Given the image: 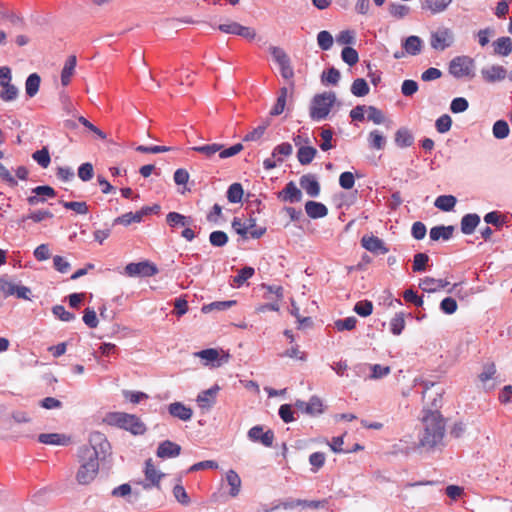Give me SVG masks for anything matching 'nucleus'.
<instances>
[{"instance_id":"nucleus-1","label":"nucleus","mask_w":512,"mask_h":512,"mask_svg":"<svg viewBox=\"0 0 512 512\" xmlns=\"http://www.w3.org/2000/svg\"><path fill=\"white\" fill-rule=\"evenodd\" d=\"M423 431L419 435V446L432 450L443 444L445 435L444 418L439 411H426L422 419Z\"/></svg>"},{"instance_id":"nucleus-2","label":"nucleus","mask_w":512,"mask_h":512,"mask_svg":"<svg viewBox=\"0 0 512 512\" xmlns=\"http://www.w3.org/2000/svg\"><path fill=\"white\" fill-rule=\"evenodd\" d=\"M80 468L76 480L81 485L90 484L99 471V459L92 449H80L78 453Z\"/></svg>"},{"instance_id":"nucleus-3","label":"nucleus","mask_w":512,"mask_h":512,"mask_svg":"<svg viewBox=\"0 0 512 512\" xmlns=\"http://www.w3.org/2000/svg\"><path fill=\"white\" fill-rule=\"evenodd\" d=\"M103 421L110 425L129 431L133 435H142L146 432V426L141 419L125 412H110Z\"/></svg>"},{"instance_id":"nucleus-4","label":"nucleus","mask_w":512,"mask_h":512,"mask_svg":"<svg viewBox=\"0 0 512 512\" xmlns=\"http://www.w3.org/2000/svg\"><path fill=\"white\" fill-rule=\"evenodd\" d=\"M336 101L334 92H324L313 97L310 105V117L320 121L325 119Z\"/></svg>"},{"instance_id":"nucleus-5","label":"nucleus","mask_w":512,"mask_h":512,"mask_svg":"<svg viewBox=\"0 0 512 512\" xmlns=\"http://www.w3.org/2000/svg\"><path fill=\"white\" fill-rule=\"evenodd\" d=\"M191 149L202 154L207 159H212L216 154H218L219 158L226 159L240 153L243 150V145L241 143H237L229 148H225L222 144L211 143L201 146H194Z\"/></svg>"},{"instance_id":"nucleus-6","label":"nucleus","mask_w":512,"mask_h":512,"mask_svg":"<svg viewBox=\"0 0 512 512\" xmlns=\"http://www.w3.org/2000/svg\"><path fill=\"white\" fill-rule=\"evenodd\" d=\"M475 61L469 56H457L449 63V73L455 78H473Z\"/></svg>"},{"instance_id":"nucleus-7","label":"nucleus","mask_w":512,"mask_h":512,"mask_svg":"<svg viewBox=\"0 0 512 512\" xmlns=\"http://www.w3.org/2000/svg\"><path fill=\"white\" fill-rule=\"evenodd\" d=\"M454 42V35L451 29L446 27L438 28L431 33L430 45L433 49L443 51Z\"/></svg>"},{"instance_id":"nucleus-8","label":"nucleus","mask_w":512,"mask_h":512,"mask_svg":"<svg viewBox=\"0 0 512 512\" xmlns=\"http://www.w3.org/2000/svg\"><path fill=\"white\" fill-rule=\"evenodd\" d=\"M80 449H92L99 459L101 455L105 457L109 453L110 444L103 433L93 432L89 436V445L83 446Z\"/></svg>"},{"instance_id":"nucleus-9","label":"nucleus","mask_w":512,"mask_h":512,"mask_svg":"<svg viewBox=\"0 0 512 512\" xmlns=\"http://www.w3.org/2000/svg\"><path fill=\"white\" fill-rule=\"evenodd\" d=\"M218 29L223 33L241 36L247 40H253L256 37L255 29L233 21L220 24Z\"/></svg>"},{"instance_id":"nucleus-10","label":"nucleus","mask_w":512,"mask_h":512,"mask_svg":"<svg viewBox=\"0 0 512 512\" xmlns=\"http://www.w3.org/2000/svg\"><path fill=\"white\" fill-rule=\"evenodd\" d=\"M295 91L294 81L289 82L287 86H283L279 90V95L277 97L276 103L272 107L270 111V115L278 116L282 114L285 110L287 99L293 97Z\"/></svg>"},{"instance_id":"nucleus-11","label":"nucleus","mask_w":512,"mask_h":512,"mask_svg":"<svg viewBox=\"0 0 512 512\" xmlns=\"http://www.w3.org/2000/svg\"><path fill=\"white\" fill-rule=\"evenodd\" d=\"M125 272L131 277H134V276L150 277V276H154L155 274H157L158 269L154 264H152L148 261H142V262H138V263H129L125 267Z\"/></svg>"},{"instance_id":"nucleus-12","label":"nucleus","mask_w":512,"mask_h":512,"mask_svg":"<svg viewBox=\"0 0 512 512\" xmlns=\"http://www.w3.org/2000/svg\"><path fill=\"white\" fill-rule=\"evenodd\" d=\"M248 438L253 442L261 443L265 447H271L275 436L272 430L264 431L262 426L257 425L248 431Z\"/></svg>"},{"instance_id":"nucleus-13","label":"nucleus","mask_w":512,"mask_h":512,"mask_svg":"<svg viewBox=\"0 0 512 512\" xmlns=\"http://www.w3.org/2000/svg\"><path fill=\"white\" fill-rule=\"evenodd\" d=\"M246 221H242L240 218L235 217L232 221V228L234 231L242 236V238L247 239L248 237L258 239L260 238L266 231V228H261L258 230H249L246 226Z\"/></svg>"},{"instance_id":"nucleus-14","label":"nucleus","mask_w":512,"mask_h":512,"mask_svg":"<svg viewBox=\"0 0 512 512\" xmlns=\"http://www.w3.org/2000/svg\"><path fill=\"white\" fill-rule=\"evenodd\" d=\"M295 406L311 416L319 415L324 411L322 400L317 396L311 397L308 402L297 400Z\"/></svg>"},{"instance_id":"nucleus-15","label":"nucleus","mask_w":512,"mask_h":512,"mask_svg":"<svg viewBox=\"0 0 512 512\" xmlns=\"http://www.w3.org/2000/svg\"><path fill=\"white\" fill-rule=\"evenodd\" d=\"M361 245L371 253L386 254L389 249L385 246L384 242L377 236L365 235L361 239Z\"/></svg>"},{"instance_id":"nucleus-16","label":"nucleus","mask_w":512,"mask_h":512,"mask_svg":"<svg viewBox=\"0 0 512 512\" xmlns=\"http://www.w3.org/2000/svg\"><path fill=\"white\" fill-rule=\"evenodd\" d=\"M169 414L181 421H189L193 416V410L182 402H173L168 405Z\"/></svg>"},{"instance_id":"nucleus-17","label":"nucleus","mask_w":512,"mask_h":512,"mask_svg":"<svg viewBox=\"0 0 512 512\" xmlns=\"http://www.w3.org/2000/svg\"><path fill=\"white\" fill-rule=\"evenodd\" d=\"M181 453V446L170 440L161 442L157 448V456L162 459L174 458Z\"/></svg>"},{"instance_id":"nucleus-18","label":"nucleus","mask_w":512,"mask_h":512,"mask_svg":"<svg viewBox=\"0 0 512 512\" xmlns=\"http://www.w3.org/2000/svg\"><path fill=\"white\" fill-rule=\"evenodd\" d=\"M278 197L284 202H300L302 199V192L293 181H290L279 193Z\"/></svg>"},{"instance_id":"nucleus-19","label":"nucleus","mask_w":512,"mask_h":512,"mask_svg":"<svg viewBox=\"0 0 512 512\" xmlns=\"http://www.w3.org/2000/svg\"><path fill=\"white\" fill-rule=\"evenodd\" d=\"M506 74V69L500 65H493L489 68H483L481 70L483 79L488 83L501 81L506 77Z\"/></svg>"},{"instance_id":"nucleus-20","label":"nucleus","mask_w":512,"mask_h":512,"mask_svg":"<svg viewBox=\"0 0 512 512\" xmlns=\"http://www.w3.org/2000/svg\"><path fill=\"white\" fill-rule=\"evenodd\" d=\"M450 285V282L443 279H435L433 277H425L420 280L419 287L428 293H434Z\"/></svg>"},{"instance_id":"nucleus-21","label":"nucleus","mask_w":512,"mask_h":512,"mask_svg":"<svg viewBox=\"0 0 512 512\" xmlns=\"http://www.w3.org/2000/svg\"><path fill=\"white\" fill-rule=\"evenodd\" d=\"M145 478L147 481H149V484H145L144 488H149L151 486H159V483L164 476L163 473L158 471L156 467L154 466L152 459H148L145 462Z\"/></svg>"},{"instance_id":"nucleus-22","label":"nucleus","mask_w":512,"mask_h":512,"mask_svg":"<svg viewBox=\"0 0 512 512\" xmlns=\"http://www.w3.org/2000/svg\"><path fill=\"white\" fill-rule=\"evenodd\" d=\"M300 186L310 197H317L320 193V184L314 175H303L300 178Z\"/></svg>"},{"instance_id":"nucleus-23","label":"nucleus","mask_w":512,"mask_h":512,"mask_svg":"<svg viewBox=\"0 0 512 512\" xmlns=\"http://www.w3.org/2000/svg\"><path fill=\"white\" fill-rule=\"evenodd\" d=\"M38 441L46 445L66 446L70 443V438L60 433H43L38 436Z\"/></svg>"},{"instance_id":"nucleus-24","label":"nucleus","mask_w":512,"mask_h":512,"mask_svg":"<svg viewBox=\"0 0 512 512\" xmlns=\"http://www.w3.org/2000/svg\"><path fill=\"white\" fill-rule=\"evenodd\" d=\"M306 214L312 219L323 218L328 214V208L320 202L307 201L305 204Z\"/></svg>"},{"instance_id":"nucleus-25","label":"nucleus","mask_w":512,"mask_h":512,"mask_svg":"<svg viewBox=\"0 0 512 512\" xmlns=\"http://www.w3.org/2000/svg\"><path fill=\"white\" fill-rule=\"evenodd\" d=\"M167 224L172 227H186L193 224V219L178 212H169L166 216Z\"/></svg>"},{"instance_id":"nucleus-26","label":"nucleus","mask_w":512,"mask_h":512,"mask_svg":"<svg viewBox=\"0 0 512 512\" xmlns=\"http://www.w3.org/2000/svg\"><path fill=\"white\" fill-rule=\"evenodd\" d=\"M480 223V217L478 214L470 213L466 214L461 219V231L463 234H472L478 224Z\"/></svg>"},{"instance_id":"nucleus-27","label":"nucleus","mask_w":512,"mask_h":512,"mask_svg":"<svg viewBox=\"0 0 512 512\" xmlns=\"http://www.w3.org/2000/svg\"><path fill=\"white\" fill-rule=\"evenodd\" d=\"M76 64H77L76 56L70 55L67 58V60L64 64V67L62 69V72H61V83L63 86H67L70 83L71 77L73 76L74 71H75Z\"/></svg>"},{"instance_id":"nucleus-28","label":"nucleus","mask_w":512,"mask_h":512,"mask_svg":"<svg viewBox=\"0 0 512 512\" xmlns=\"http://www.w3.org/2000/svg\"><path fill=\"white\" fill-rule=\"evenodd\" d=\"M219 390L218 386L202 391L197 396V403L201 408L211 407L215 401L216 394Z\"/></svg>"},{"instance_id":"nucleus-29","label":"nucleus","mask_w":512,"mask_h":512,"mask_svg":"<svg viewBox=\"0 0 512 512\" xmlns=\"http://www.w3.org/2000/svg\"><path fill=\"white\" fill-rule=\"evenodd\" d=\"M454 232V226H435L430 229V238L433 241L449 240Z\"/></svg>"},{"instance_id":"nucleus-30","label":"nucleus","mask_w":512,"mask_h":512,"mask_svg":"<svg viewBox=\"0 0 512 512\" xmlns=\"http://www.w3.org/2000/svg\"><path fill=\"white\" fill-rule=\"evenodd\" d=\"M414 137L407 128H400L395 133V143L400 148H406L413 144Z\"/></svg>"},{"instance_id":"nucleus-31","label":"nucleus","mask_w":512,"mask_h":512,"mask_svg":"<svg viewBox=\"0 0 512 512\" xmlns=\"http://www.w3.org/2000/svg\"><path fill=\"white\" fill-rule=\"evenodd\" d=\"M226 480L230 486V491H229L230 496H232V497L238 496L240 493L241 483H242L240 476L237 474L236 471L229 470L226 473Z\"/></svg>"},{"instance_id":"nucleus-32","label":"nucleus","mask_w":512,"mask_h":512,"mask_svg":"<svg viewBox=\"0 0 512 512\" xmlns=\"http://www.w3.org/2000/svg\"><path fill=\"white\" fill-rule=\"evenodd\" d=\"M452 0H424L422 9L429 10L432 14L443 12Z\"/></svg>"},{"instance_id":"nucleus-33","label":"nucleus","mask_w":512,"mask_h":512,"mask_svg":"<svg viewBox=\"0 0 512 512\" xmlns=\"http://www.w3.org/2000/svg\"><path fill=\"white\" fill-rule=\"evenodd\" d=\"M494 51L501 56H508L512 51V40L509 37H500L494 42Z\"/></svg>"},{"instance_id":"nucleus-34","label":"nucleus","mask_w":512,"mask_h":512,"mask_svg":"<svg viewBox=\"0 0 512 512\" xmlns=\"http://www.w3.org/2000/svg\"><path fill=\"white\" fill-rule=\"evenodd\" d=\"M41 78L37 73H32L28 76L25 82V91L29 97H34L40 87Z\"/></svg>"},{"instance_id":"nucleus-35","label":"nucleus","mask_w":512,"mask_h":512,"mask_svg":"<svg viewBox=\"0 0 512 512\" xmlns=\"http://www.w3.org/2000/svg\"><path fill=\"white\" fill-rule=\"evenodd\" d=\"M317 150L312 146H302L299 148L297 153L298 161L302 165H308L312 162L316 156Z\"/></svg>"},{"instance_id":"nucleus-36","label":"nucleus","mask_w":512,"mask_h":512,"mask_svg":"<svg viewBox=\"0 0 512 512\" xmlns=\"http://www.w3.org/2000/svg\"><path fill=\"white\" fill-rule=\"evenodd\" d=\"M236 304L235 300H227V301H216L206 305H203L201 311L204 314L210 313L214 310L223 311L231 308Z\"/></svg>"},{"instance_id":"nucleus-37","label":"nucleus","mask_w":512,"mask_h":512,"mask_svg":"<svg viewBox=\"0 0 512 512\" xmlns=\"http://www.w3.org/2000/svg\"><path fill=\"white\" fill-rule=\"evenodd\" d=\"M403 48L410 55H417L421 52L422 41L418 36H409L406 38Z\"/></svg>"},{"instance_id":"nucleus-38","label":"nucleus","mask_w":512,"mask_h":512,"mask_svg":"<svg viewBox=\"0 0 512 512\" xmlns=\"http://www.w3.org/2000/svg\"><path fill=\"white\" fill-rule=\"evenodd\" d=\"M368 143L370 148L375 150H382L386 145V138L380 131L373 130L368 135Z\"/></svg>"},{"instance_id":"nucleus-39","label":"nucleus","mask_w":512,"mask_h":512,"mask_svg":"<svg viewBox=\"0 0 512 512\" xmlns=\"http://www.w3.org/2000/svg\"><path fill=\"white\" fill-rule=\"evenodd\" d=\"M456 198L453 195H441L436 198L434 205L442 211H451L456 205Z\"/></svg>"},{"instance_id":"nucleus-40","label":"nucleus","mask_w":512,"mask_h":512,"mask_svg":"<svg viewBox=\"0 0 512 512\" xmlns=\"http://www.w3.org/2000/svg\"><path fill=\"white\" fill-rule=\"evenodd\" d=\"M53 218V213L49 210H35L27 214L26 216H23L21 218V222H25L26 220H31L34 223H40L46 219Z\"/></svg>"},{"instance_id":"nucleus-41","label":"nucleus","mask_w":512,"mask_h":512,"mask_svg":"<svg viewBox=\"0 0 512 512\" xmlns=\"http://www.w3.org/2000/svg\"><path fill=\"white\" fill-rule=\"evenodd\" d=\"M269 125H270V122L268 120L262 122L259 126H257L252 131L247 133L244 136L243 140L246 142L258 141L259 139L262 138V136L264 135V133Z\"/></svg>"},{"instance_id":"nucleus-42","label":"nucleus","mask_w":512,"mask_h":512,"mask_svg":"<svg viewBox=\"0 0 512 512\" xmlns=\"http://www.w3.org/2000/svg\"><path fill=\"white\" fill-rule=\"evenodd\" d=\"M243 187L240 183H233L227 191V199L230 203H239L243 198Z\"/></svg>"},{"instance_id":"nucleus-43","label":"nucleus","mask_w":512,"mask_h":512,"mask_svg":"<svg viewBox=\"0 0 512 512\" xmlns=\"http://www.w3.org/2000/svg\"><path fill=\"white\" fill-rule=\"evenodd\" d=\"M161 207L158 204H154L153 206H144L140 210L133 212L134 223H140L143 221L145 216L150 214H158Z\"/></svg>"},{"instance_id":"nucleus-44","label":"nucleus","mask_w":512,"mask_h":512,"mask_svg":"<svg viewBox=\"0 0 512 512\" xmlns=\"http://www.w3.org/2000/svg\"><path fill=\"white\" fill-rule=\"evenodd\" d=\"M370 89L365 79L357 78L351 85V92L354 96L363 97L369 93Z\"/></svg>"},{"instance_id":"nucleus-45","label":"nucleus","mask_w":512,"mask_h":512,"mask_svg":"<svg viewBox=\"0 0 512 512\" xmlns=\"http://www.w3.org/2000/svg\"><path fill=\"white\" fill-rule=\"evenodd\" d=\"M64 208L72 210L77 214L85 215L89 212V207L84 201H70V202H61Z\"/></svg>"},{"instance_id":"nucleus-46","label":"nucleus","mask_w":512,"mask_h":512,"mask_svg":"<svg viewBox=\"0 0 512 512\" xmlns=\"http://www.w3.org/2000/svg\"><path fill=\"white\" fill-rule=\"evenodd\" d=\"M410 12V7L404 4L392 3L389 6V13L396 19H402L406 17Z\"/></svg>"},{"instance_id":"nucleus-47","label":"nucleus","mask_w":512,"mask_h":512,"mask_svg":"<svg viewBox=\"0 0 512 512\" xmlns=\"http://www.w3.org/2000/svg\"><path fill=\"white\" fill-rule=\"evenodd\" d=\"M32 158L42 167L47 168L50 165L51 158L46 147L37 150L32 154Z\"/></svg>"},{"instance_id":"nucleus-48","label":"nucleus","mask_w":512,"mask_h":512,"mask_svg":"<svg viewBox=\"0 0 512 512\" xmlns=\"http://www.w3.org/2000/svg\"><path fill=\"white\" fill-rule=\"evenodd\" d=\"M493 135L497 139H504L508 137L510 129L506 121L498 120L493 125Z\"/></svg>"},{"instance_id":"nucleus-49","label":"nucleus","mask_w":512,"mask_h":512,"mask_svg":"<svg viewBox=\"0 0 512 512\" xmlns=\"http://www.w3.org/2000/svg\"><path fill=\"white\" fill-rule=\"evenodd\" d=\"M406 325L403 313H397L390 321V329L394 335H400Z\"/></svg>"},{"instance_id":"nucleus-50","label":"nucleus","mask_w":512,"mask_h":512,"mask_svg":"<svg viewBox=\"0 0 512 512\" xmlns=\"http://www.w3.org/2000/svg\"><path fill=\"white\" fill-rule=\"evenodd\" d=\"M18 89L11 83L5 84L2 86V90L0 92V98L5 102L13 101L17 98Z\"/></svg>"},{"instance_id":"nucleus-51","label":"nucleus","mask_w":512,"mask_h":512,"mask_svg":"<svg viewBox=\"0 0 512 512\" xmlns=\"http://www.w3.org/2000/svg\"><path fill=\"white\" fill-rule=\"evenodd\" d=\"M342 60L349 66L355 65L359 61L358 52L352 47H345L341 52Z\"/></svg>"},{"instance_id":"nucleus-52","label":"nucleus","mask_w":512,"mask_h":512,"mask_svg":"<svg viewBox=\"0 0 512 512\" xmlns=\"http://www.w3.org/2000/svg\"><path fill=\"white\" fill-rule=\"evenodd\" d=\"M354 311L361 317H368L373 312V304L369 300H362L355 304Z\"/></svg>"},{"instance_id":"nucleus-53","label":"nucleus","mask_w":512,"mask_h":512,"mask_svg":"<svg viewBox=\"0 0 512 512\" xmlns=\"http://www.w3.org/2000/svg\"><path fill=\"white\" fill-rule=\"evenodd\" d=\"M269 51H270L274 61L279 65V67L290 62L288 55L282 48L276 47V46H271L269 48Z\"/></svg>"},{"instance_id":"nucleus-54","label":"nucleus","mask_w":512,"mask_h":512,"mask_svg":"<svg viewBox=\"0 0 512 512\" xmlns=\"http://www.w3.org/2000/svg\"><path fill=\"white\" fill-rule=\"evenodd\" d=\"M209 241L214 247H223L228 242V236L223 231H213L209 236Z\"/></svg>"},{"instance_id":"nucleus-55","label":"nucleus","mask_w":512,"mask_h":512,"mask_svg":"<svg viewBox=\"0 0 512 512\" xmlns=\"http://www.w3.org/2000/svg\"><path fill=\"white\" fill-rule=\"evenodd\" d=\"M429 261V256L425 253H417L414 255L413 259V271L414 272H422L426 269L427 263Z\"/></svg>"},{"instance_id":"nucleus-56","label":"nucleus","mask_w":512,"mask_h":512,"mask_svg":"<svg viewBox=\"0 0 512 512\" xmlns=\"http://www.w3.org/2000/svg\"><path fill=\"white\" fill-rule=\"evenodd\" d=\"M317 42L322 50H329L333 45V37L328 31H320L317 35Z\"/></svg>"},{"instance_id":"nucleus-57","label":"nucleus","mask_w":512,"mask_h":512,"mask_svg":"<svg viewBox=\"0 0 512 512\" xmlns=\"http://www.w3.org/2000/svg\"><path fill=\"white\" fill-rule=\"evenodd\" d=\"M255 273L254 268L252 267H244L239 270L238 274L234 277L233 282L239 287L244 284V282L250 279Z\"/></svg>"},{"instance_id":"nucleus-58","label":"nucleus","mask_w":512,"mask_h":512,"mask_svg":"<svg viewBox=\"0 0 512 512\" xmlns=\"http://www.w3.org/2000/svg\"><path fill=\"white\" fill-rule=\"evenodd\" d=\"M93 175L94 168L90 162L83 163L78 168V177L84 182L91 180L93 178Z\"/></svg>"},{"instance_id":"nucleus-59","label":"nucleus","mask_w":512,"mask_h":512,"mask_svg":"<svg viewBox=\"0 0 512 512\" xmlns=\"http://www.w3.org/2000/svg\"><path fill=\"white\" fill-rule=\"evenodd\" d=\"M357 319L353 316L335 321V327L338 331L353 330L356 326Z\"/></svg>"},{"instance_id":"nucleus-60","label":"nucleus","mask_w":512,"mask_h":512,"mask_svg":"<svg viewBox=\"0 0 512 512\" xmlns=\"http://www.w3.org/2000/svg\"><path fill=\"white\" fill-rule=\"evenodd\" d=\"M435 126L439 133H446L451 129L452 119L448 114H444L436 120Z\"/></svg>"},{"instance_id":"nucleus-61","label":"nucleus","mask_w":512,"mask_h":512,"mask_svg":"<svg viewBox=\"0 0 512 512\" xmlns=\"http://www.w3.org/2000/svg\"><path fill=\"white\" fill-rule=\"evenodd\" d=\"M53 314L61 321L70 322L75 319V315L65 309L62 305H56L53 307Z\"/></svg>"},{"instance_id":"nucleus-62","label":"nucleus","mask_w":512,"mask_h":512,"mask_svg":"<svg viewBox=\"0 0 512 512\" xmlns=\"http://www.w3.org/2000/svg\"><path fill=\"white\" fill-rule=\"evenodd\" d=\"M458 305L454 298L446 297L440 303V309L445 314H453L457 311Z\"/></svg>"},{"instance_id":"nucleus-63","label":"nucleus","mask_w":512,"mask_h":512,"mask_svg":"<svg viewBox=\"0 0 512 512\" xmlns=\"http://www.w3.org/2000/svg\"><path fill=\"white\" fill-rule=\"evenodd\" d=\"M173 495L176 498V500L182 505H188L190 503V498L185 488L180 484L174 486Z\"/></svg>"},{"instance_id":"nucleus-64","label":"nucleus","mask_w":512,"mask_h":512,"mask_svg":"<svg viewBox=\"0 0 512 512\" xmlns=\"http://www.w3.org/2000/svg\"><path fill=\"white\" fill-rule=\"evenodd\" d=\"M469 107L468 101L463 97L454 98L450 104V110L453 113H462Z\"/></svg>"}]
</instances>
